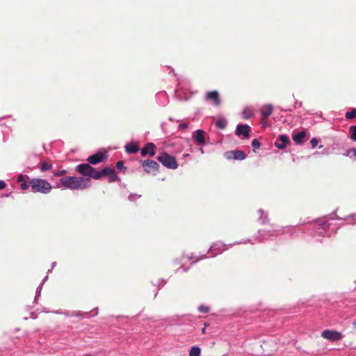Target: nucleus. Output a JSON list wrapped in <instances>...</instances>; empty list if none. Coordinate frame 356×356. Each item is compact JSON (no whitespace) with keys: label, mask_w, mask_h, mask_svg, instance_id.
<instances>
[{"label":"nucleus","mask_w":356,"mask_h":356,"mask_svg":"<svg viewBox=\"0 0 356 356\" xmlns=\"http://www.w3.org/2000/svg\"><path fill=\"white\" fill-rule=\"evenodd\" d=\"M24 181H26L24 180V177L23 175H19V177H17V182L19 183H23Z\"/></svg>","instance_id":"nucleus-31"},{"label":"nucleus","mask_w":356,"mask_h":356,"mask_svg":"<svg viewBox=\"0 0 356 356\" xmlns=\"http://www.w3.org/2000/svg\"><path fill=\"white\" fill-rule=\"evenodd\" d=\"M229 154H234L233 159L235 160H243L246 157L245 152L241 150L229 151Z\"/></svg>","instance_id":"nucleus-17"},{"label":"nucleus","mask_w":356,"mask_h":356,"mask_svg":"<svg viewBox=\"0 0 356 356\" xmlns=\"http://www.w3.org/2000/svg\"><path fill=\"white\" fill-rule=\"evenodd\" d=\"M226 121L224 120V119H218V120H216V125L221 129H223L225 128L226 127Z\"/></svg>","instance_id":"nucleus-22"},{"label":"nucleus","mask_w":356,"mask_h":356,"mask_svg":"<svg viewBox=\"0 0 356 356\" xmlns=\"http://www.w3.org/2000/svg\"><path fill=\"white\" fill-rule=\"evenodd\" d=\"M30 185L27 184V183L26 181H24L23 183L21 184V188L23 190V191H26L29 188Z\"/></svg>","instance_id":"nucleus-29"},{"label":"nucleus","mask_w":356,"mask_h":356,"mask_svg":"<svg viewBox=\"0 0 356 356\" xmlns=\"http://www.w3.org/2000/svg\"><path fill=\"white\" fill-rule=\"evenodd\" d=\"M346 156H349L350 158L356 157V149L350 148L346 150V153L343 154Z\"/></svg>","instance_id":"nucleus-20"},{"label":"nucleus","mask_w":356,"mask_h":356,"mask_svg":"<svg viewBox=\"0 0 356 356\" xmlns=\"http://www.w3.org/2000/svg\"><path fill=\"white\" fill-rule=\"evenodd\" d=\"M322 337L329 339L332 341H337L341 340L343 337L342 334L339 332L334 330H326L321 333Z\"/></svg>","instance_id":"nucleus-6"},{"label":"nucleus","mask_w":356,"mask_h":356,"mask_svg":"<svg viewBox=\"0 0 356 356\" xmlns=\"http://www.w3.org/2000/svg\"><path fill=\"white\" fill-rule=\"evenodd\" d=\"M106 155L104 153L99 152L93 155L90 156L87 159V161L92 165H97L106 159Z\"/></svg>","instance_id":"nucleus-7"},{"label":"nucleus","mask_w":356,"mask_h":356,"mask_svg":"<svg viewBox=\"0 0 356 356\" xmlns=\"http://www.w3.org/2000/svg\"><path fill=\"white\" fill-rule=\"evenodd\" d=\"M65 172H66L65 170L57 171V172H54V175L57 176V177L63 176V175H64L65 174Z\"/></svg>","instance_id":"nucleus-30"},{"label":"nucleus","mask_w":356,"mask_h":356,"mask_svg":"<svg viewBox=\"0 0 356 356\" xmlns=\"http://www.w3.org/2000/svg\"><path fill=\"white\" fill-rule=\"evenodd\" d=\"M198 309L202 313H207L209 311V308L204 305H200Z\"/></svg>","instance_id":"nucleus-26"},{"label":"nucleus","mask_w":356,"mask_h":356,"mask_svg":"<svg viewBox=\"0 0 356 356\" xmlns=\"http://www.w3.org/2000/svg\"><path fill=\"white\" fill-rule=\"evenodd\" d=\"M99 173L100 174V179L103 176H107L110 182L115 181L117 179V175L113 168L109 167L104 168L101 171H99Z\"/></svg>","instance_id":"nucleus-8"},{"label":"nucleus","mask_w":356,"mask_h":356,"mask_svg":"<svg viewBox=\"0 0 356 356\" xmlns=\"http://www.w3.org/2000/svg\"><path fill=\"white\" fill-rule=\"evenodd\" d=\"M252 115V113L250 109H245L243 112V117L245 119H249Z\"/></svg>","instance_id":"nucleus-24"},{"label":"nucleus","mask_w":356,"mask_h":356,"mask_svg":"<svg viewBox=\"0 0 356 356\" xmlns=\"http://www.w3.org/2000/svg\"><path fill=\"white\" fill-rule=\"evenodd\" d=\"M79 173L85 177H88L94 179H100V174L90 163H81L76 167Z\"/></svg>","instance_id":"nucleus-3"},{"label":"nucleus","mask_w":356,"mask_h":356,"mask_svg":"<svg viewBox=\"0 0 356 356\" xmlns=\"http://www.w3.org/2000/svg\"><path fill=\"white\" fill-rule=\"evenodd\" d=\"M289 143V138L286 135H280L275 143V145L280 149H284Z\"/></svg>","instance_id":"nucleus-11"},{"label":"nucleus","mask_w":356,"mask_h":356,"mask_svg":"<svg viewBox=\"0 0 356 356\" xmlns=\"http://www.w3.org/2000/svg\"><path fill=\"white\" fill-rule=\"evenodd\" d=\"M306 136V131H302L296 134H294L292 136L293 140L298 144H301L303 142V139Z\"/></svg>","instance_id":"nucleus-15"},{"label":"nucleus","mask_w":356,"mask_h":356,"mask_svg":"<svg viewBox=\"0 0 356 356\" xmlns=\"http://www.w3.org/2000/svg\"><path fill=\"white\" fill-rule=\"evenodd\" d=\"M273 113L272 105H266L261 108V117L264 120L267 119Z\"/></svg>","instance_id":"nucleus-14"},{"label":"nucleus","mask_w":356,"mask_h":356,"mask_svg":"<svg viewBox=\"0 0 356 356\" xmlns=\"http://www.w3.org/2000/svg\"><path fill=\"white\" fill-rule=\"evenodd\" d=\"M202 332L203 334H204V333L206 332V329H205V327L202 328Z\"/></svg>","instance_id":"nucleus-35"},{"label":"nucleus","mask_w":356,"mask_h":356,"mask_svg":"<svg viewBox=\"0 0 356 356\" xmlns=\"http://www.w3.org/2000/svg\"><path fill=\"white\" fill-rule=\"evenodd\" d=\"M193 138L195 139V140L200 145L205 144V140H204V132L201 130L198 129L193 134Z\"/></svg>","instance_id":"nucleus-13"},{"label":"nucleus","mask_w":356,"mask_h":356,"mask_svg":"<svg viewBox=\"0 0 356 356\" xmlns=\"http://www.w3.org/2000/svg\"><path fill=\"white\" fill-rule=\"evenodd\" d=\"M225 156L230 159L234 158V154H229V152H225Z\"/></svg>","instance_id":"nucleus-32"},{"label":"nucleus","mask_w":356,"mask_h":356,"mask_svg":"<svg viewBox=\"0 0 356 356\" xmlns=\"http://www.w3.org/2000/svg\"><path fill=\"white\" fill-rule=\"evenodd\" d=\"M85 356H90V355H85Z\"/></svg>","instance_id":"nucleus-36"},{"label":"nucleus","mask_w":356,"mask_h":356,"mask_svg":"<svg viewBox=\"0 0 356 356\" xmlns=\"http://www.w3.org/2000/svg\"><path fill=\"white\" fill-rule=\"evenodd\" d=\"M260 143L258 139H253L252 141V146L254 149H259L260 147Z\"/></svg>","instance_id":"nucleus-25"},{"label":"nucleus","mask_w":356,"mask_h":356,"mask_svg":"<svg viewBox=\"0 0 356 356\" xmlns=\"http://www.w3.org/2000/svg\"><path fill=\"white\" fill-rule=\"evenodd\" d=\"M250 127L247 124H239L236 127V134L237 136L243 135L245 138H248L250 136Z\"/></svg>","instance_id":"nucleus-10"},{"label":"nucleus","mask_w":356,"mask_h":356,"mask_svg":"<svg viewBox=\"0 0 356 356\" xmlns=\"http://www.w3.org/2000/svg\"><path fill=\"white\" fill-rule=\"evenodd\" d=\"M126 151L129 154H136L139 150V145L137 143H131L125 146Z\"/></svg>","instance_id":"nucleus-16"},{"label":"nucleus","mask_w":356,"mask_h":356,"mask_svg":"<svg viewBox=\"0 0 356 356\" xmlns=\"http://www.w3.org/2000/svg\"><path fill=\"white\" fill-rule=\"evenodd\" d=\"M157 160L161 162L165 167L169 169L175 170L178 167V164L175 158L170 156L167 152L161 153L157 157Z\"/></svg>","instance_id":"nucleus-4"},{"label":"nucleus","mask_w":356,"mask_h":356,"mask_svg":"<svg viewBox=\"0 0 356 356\" xmlns=\"http://www.w3.org/2000/svg\"><path fill=\"white\" fill-rule=\"evenodd\" d=\"M201 350L199 347L193 346L189 352V356H200Z\"/></svg>","instance_id":"nucleus-18"},{"label":"nucleus","mask_w":356,"mask_h":356,"mask_svg":"<svg viewBox=\"0 0 356 356\" xmlns=\"http://www.w3.org/2000/svg\"><path fill=\"white\" fill-rule=\"evenodd\" d=\"M29 185L31 187L33 193H40L42 194H47L50 193L52 186L47 180L43 179H32L29 181Z\"/></svg>","instance_id":"nucleus-2"},{"label":"nucleus","mask_w":356,"mask_h":356,"mask_svg":"<svg viewBox=\"0 0 356 356\" xmlns=\"http://www.w3.org/2000/svg\"><path fill=\"white\" fill-rule=\"evenodd\" d=\"M60 181L63 186L70 189L83 190L90 186V179L81 177H65L61 178Z\"/></svg>","instance_id":"nucleus-1"},{"label":"nucleus","mask_w":356,"mask_h":356,"mask_svg":"<svg viewBox=\"0 0 356 356\" xmlns=\"http://www.w3.org/2000/svg\"><path fill=\"white\" fill-rule=\"evenodd\" d=\"M52 165L51 163H48L46 161L41 163L40 170L41 171H46L51 169Z\"/></svg>","instance_id":"nucleus-23"},{"label":"nucleus","mask_w":356,"mask_h":356,"mask_svg":"<svg viewBox=\"0 0 356 356\" xmlns=\"http://www.w3.org/2000/svg\"><path fill=\"white\" fill-rule=\"evenodd\" d=\"M6 187V183L3 181H0V190L3 189Z\"/></svg>","instance_id":"nucleus-33"},{"label":"nucleus","mask_w":356,"mask_h":356,"mask_svg":"<svg viewBox=\"0 0 356 356\" xmlns=\"http://www.w3.org/2000/svg\"><path fill=\"white\" fill-rule=\"evenodd\" d=\"M116 168L120 170H122L124 168L123 161H118L116 163Z\"/></svg>","instance_id":"nucleus-28"},{"label":"nucleus","mask_w":356,"mask_h":356,"mask_svg":"<svg viewBox=\"0 0 356 356\" xmlns=\"http://www.w3.org/2000/svg\"><path fill=\"white\" fill-rule=\"evenodd\" d=\"M206 99L208 100H211L215 106H219L220 104L219 94L216 90L208 92L206 95Z\"/></svg>","instance_id":"nucleus-12"},{"label":"nucleus","mask_w":356,"mask_h":356,"mask_svg":"<svg viewBox=\"0 0 356 356\" xmlns=\"http://www.w3.org/2000/svg\"><path fill=\"white\" fill-rule=\"evenodd\" d=\"M318 143V140H317L316 138H313L311 140V141H310V143H311L312 147L313 148H314V147H316L317 146Z\"/></svg>","instance_id":"nucleus-27"},{"label":"nucleus","mask_w":356,"mask_h":356,"mask_svg":"<svg viewBox=\"0 0 356 356\" xmlns=\"http://www.w3.org/2000/svg\"><path fill=\"white\" fill-rule=\"evenodd\" d=\"M349 131L350 134V138L353 141H356V125L351 126L349 129Z\"/></svg>","instance_id":"nucleus-21"},{"label":"nucleus","mask_w":356,"mask_h":356,"mask_svg":"<svg viewBox=\"0 0 356 356\" xmlns=\"http://www.w3.org/2000/svg\"><path fill=\"white\" fill-rule=\"evenodd\" d=\"M345 117L347 120L355 118H356V108H353L350 111L346 112Z\"/></svg>","instance_id":"nucleus-19"},{"label":"nucleus","mask_w":356,"mask_h":356,"mask_svg":"<svg viewBox=\"0 0 356 356\" xmlns=\"http://www.w3.org/2000/svg\"><path fill=\"white\" fill-rule=\"evenodd\" d=\"M155 145L152 143H147L145 147H143L141 149L140 154L143 156H145L147 154H149L150 156H154L155 155Z\"/></svg>","instance_id":"nucleus-9"},{"label":"nucleus","mask_w":356,"mask_h":356,"mask_svg":"<svg viewBox=\"0 0 356 356\" xmlns=\"http://www.w3.org/2000/svg\"><path fill=\"white\" fill-rule=\"evenodd\" d=\"M353 325L354 328H356V321H354L353 323Z\"/></svg>","instance_id":"nucleus-34"},{"label":"nucleus","mask_w":356,"mask_h":356,"mask_svg":"<svg viewBox=\"0 0 356 356\" xmlns=\"http://www.w3.org/2000/svg\"><path fill=\"white\" fill-rule=\"evenodd\" d=\"M142 166L144 170L148 174L156 175L159 172L160 165L159 164L151 159H146L142 162Z\"/></svg>","instance_id":"nucleus-5"}]
</instances>
